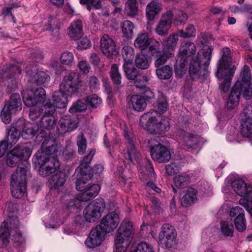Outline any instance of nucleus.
<instances>
[{
    "label": "nucleus",
    "instance_id": "1",
    "mask_svg": "<svg viewBox=\"0 0 252 252\" xmlns=\"http://www.w3.org/2000/svg\"><path fill=\"white\" fill-rule=\"evenodd\" d=\"M212 48L209 46H204L196 56V46L193 43L187 42L180 50V55L176 61L175 71L177 75L182 76L187 69L188 62L190 61L189 72L190 77L193 80H202L208 76L207 70L212 56Z\"/></svg>",
    "mask_w": 252,
    "mask_h": 252
},
{
    "label": "nucleus",
    "instance_id": "2",
    "mask_svg": "<svg viewBox=\"0 0 252 252\" xmlns=\"http://www.w3.org/2000/svg\"><path fill=\"white\" fill-rule=\"evenodd\" d=\"M50 139L44 140L40 151H38L33 156V160L39 165V173L43 177L56 173L60 167L59 162L50 157V155L57 151V146Z\"/></svg>",
    "mask_w": 252,
    "mask_h": 252
},
{
    "label": "nucleus",
    "instance_id": "3",
    "mask_svg": "<svg viewBox=\"0 0 252 252\" xmlns=\"http://www.w3.org/2000/svg\"><path fill=\"white\" fill-rule=\"evenodd\" d=\"M251 80L250 67L245 65L229 96L227 103L228 108L233 109L238 105L241 94L247 100L251 98L252 96Z\"/></svg>",
    "mask_w": 252,
    "mask_h": 252
},
{
    "label": "nucleus",
    "instance_id": "4",
    "mask_svg": "<svg viewBox=\"0 0 252 252\" xmlns=\"http://www.w3.org/2000/svg\"><path fill=\"white\" fill-rule=\"evenodd\" d=\"M222 53V57L217 63L216 75L219 80L220 90L222 93H226L229 90L236 68L231 64V56L229 48H223Z\"/></svg>",
    "mask_w": 252,
    "mask_h": 252
},
{
    "label": "nucleus",
    "instance_id": "5",
    "mask_svg": "<svg viewBox=\"0 0 252 252\" xmlns=\"http://www.w3.org/2000/svg\"><path fill=\"white\" fill-rule=\"evenodd\" d=\"M19 224V220L14 217H10L8 221H4L0 227V239L6 243L11 238L15 247H19L20 250L18 252H23L25 241L18 229Z\"/></svg>",
    "mask_w": 252,
    "mask_h": 252
},
{
    "label": "nucleus",
    "instance_id": "6",
    "mask_svg": "<svg viewBox=\"0 0 252 252\" xmlns=\"http://www.w3.org/2000/svg\"><path fill=\"white\" fill-rule=\"evenodd\" d=\"M158 114L157 111L151 110L141 116L140 124L151 134H159L168 131L170 128L169 120L163 119L158 121Z\"/></svg>",
    "mask_w": 252,
    "mask_h": 252
},
{
    "label": "nucleus",
    "instance_id": "7",
    "mask_svg": "<svg viewBox=\"0 0 252 252\" xmlns=\"http://www.w3.org/2000/svg\"><path fill=\"white\" fill-rule=\"evenodd\" d=\"M133 236L131 222L123 221L117 230L115 239L116 252H124L130 244Z\"/></svg>",
    "mask_w": 252,
    "mask_h": 252
},
{
    "label": "nucleus",
    "instance_id": "8",
    "mask_svg": "<svg viewBox=\"0 0 252 252\" xmlns=\"http://www.w3.org/2000/svg\"><path fill=\"white\" fill-rule=\"evenodd\" d=\"M28 171L27 166H18L16 172L12 175L11 191L12 196L16 198L22 197L26 191Z\"/></svg>",
    "mask_w": 252,
    "mask_h": 252
},
{
    "label": "nucleus",
    "instance_id": "9",
    "mask_svg": "<svg viewBox=\"0 0 252 252\" xmlns=\"http://www.w3.org/2000/svg\"><path fill=\"white\" fill-rule=\"evenodd\" d=\"M231 186L238 195L247 198L241 199L239 204L246 209L252 217V185L246 184L242 179H238L233 181Z\"/></svg>",
    "mask_w": 252,
    "mask_h": 252
},
{
    "label": "nucleus",
    "instance_id": "10",
    "mask_svg": "<svg viewBox=\"0 0 252 252\" xmlns=\"http://www.w3.org/2000/svg\"><path fill=\"white\" fill-rule=\"evenodd\" d=\"M124 136L126 144V148L124 150L125 159L127 163L139 164L142 159L141 154L133 141L131 135L126 130H124Z\"/></svg>",
    "mask_w": 252,
    "mask_h": 252
},
{
    "label": "nucleus",
    "instance_id": "11",
    "mask_svg": "<svg viewBox=\"0 0 252 252\" xmlns=\"http://www.w3.org/2000/svg\"><path fill=\"white\" fill-rule=\"evenodd\" d=\"M105 207L103 199L97 198L90 203L83 211L84 218L89 222H94L101 217V213Z\"/></svg>",
    "mask_w": 252,
    "mask_h": 252
},
{
    "label": "nucleus",
    "instance_id": "12",
    "mask_svg": "<svg viewBox=\"0 0 252 252\" xmlns=\"http://www.w3.org/2000/svg\"><path fill=\"white\" fill-rule=\"evenodd\" d=\"M80 83V76L77 72H71L65 75L60 85V89L67 94L72 95L77 93Z\"/></svg>",
    "mask_w": 252,
    "mask_h": 252
},
{
    "label": "nucleus",
    "instance_id": "13",
    "mask_svg": "<svg viewBox=\"0 0 252 252\" xmlns=\"http://www.w3.org/2000/svg\"><path fill=\"white\" fill-rule=\"evenodd\" d=\"M159 243L166 248H170L177 243V233L174 228L169 224L162 226L161 231L158 236Z\"/></svg>",
    "mask_w": 252,
    "mask_h": 252
},
{
    "label": "nucleus",
    "instance_id": "14",
    "mask_svg": "<svg viewBox=\"0 0 252 252\" xmlns=\"http://www.w3.org/2000/svg\"><path fill=\"white\" fill-rule=\"evenodd\" d=\"M55 106L46 102L43 105L40 112L43 114L40 120L39 125L43 128L52 129L56 124L55 120L53 116L55 112Z\"/></svg>",
    "mask_w": 252,
    "mask_h": 252
},
{
    "label": "nucleus",
    "instance_id": "15",
    "mask_svg": "<svg viewBox=\"0 0 252 252\" xmlns=\"http://www.w3.org/2000/svg\"><path fill=\"white\" fill-rule=\"evenodd\" d=\"M23 99L25 105L29 107L40 104L44 105L46 102L50 103V100L47 99L45 90L41 87L35 89L32 95L23 94Z\"/></svg>",
    "mask_w": 252,
    "mask_h": 252
},
{
    "label": "nucleus",
    "instance_id": "16",
    "mask_svg": "<svg viewBox=\"0 0 252 252\" xmlns=\"http://www.w3.org/2000/svg\"><path fill=\"white\" fill-rule=\"evenodd\" d=\"M150 152L152 158L158 163L168 162L171 158V153L165 146L158 144L155 146L150 145Z\"/></svg>",
    "mask_w": 252,
    "mask_h": 252
},
{
    "label": "nucleus",
    "instance_id": "17",
    "mask_svg": "<svg viewBox=\"0 0 252 252\" xmlns=\"http://www.w3.org/2000/svg\"><path fill=\"white\" fill-rule=\"evenodd\" d=\"M107 234L100 226H96L93 228L85 241L86 246L90 248H94L99 246L104 240Z\"/></svg>",
    "mask_w": 252,
    "mask_h": 252
},
{
    "label": "nucleus",
    "instance_id": "18",
    "mask_svg": "<svg viewBox=\"0 0 252 252\" xmlns=\"http://www.w3.org/2000/svg\"><path fill=\"white\" fill-rule=\"evenodd\" d=\"M150 54L156 58L155 61L156 67L162 66L168 59L174 56L173 54L170 52H163L161 54L160 52L159 42H155V44L150 46Z\"/></svg>",
    "mask_w": 252,
    "mask_h": 252
},
{
    "label": "nucleus",
    "instance_id": "19",
    "mask_svg": "<svg viewBox=\"0 0 252 252\" xmlns=\"http://www.w3.org/2000/svg\"><path fill=\"white\" fill-rule=\"evenodd\" d=\"M119 222L118 215L115 212H111L103 218L99 224L97 225L107 234L115 229Z\"/></svg>",
    "mask_w": 252,
    "mask_h": 252
},
{
    "label": "nucleus",
    "instance_id": "20",
    "mask_svg": "<svg viewBox=\"0 0 252 252\" xmlns=\"http://www.w3.org/2000/svg\"><path fill=\"white\" fill-rule=\"evenodd\" d=\"M77 124L78 120L76 117L64 116L59 122L58 131L61 134L70 132L77 127Z\"/></svg>",
    "mask_w": 252,
    "mask_h": 252
},
{
    "label": "nucleus",
    "instance_id": "21",
    "mask_svg": "<svg viewBox=\"0 0 252 252\" xmlns=\"http://www.w3.org/2000/svg\"><path fill=\"white\" fill-rule=\"evenodd\" d=\"M100 48L103 54L108 58H113V56H116L118 53L114 41L107 34L104 35L101 38Z\"/></svg>",
    "mask_w": 252,
    "mask_h": 252
},
{
    "label": "nucleus",
    "instance_id": "22",
    "mask_svg": "<svg viewBox=\"0 0 252 252\" xmlns=\"http://www.w3.org/2000/svg\"><path fill=\"white\" fill-rule=\"evenodd\" d=\"M171 15L169 12H166L162 15L155 29L156 32L158 35L165 36L168 34L172 24Z\"/></svg>",
    "mask_w": 252,
    "mask_h": 252
},
{
    "label": "nucleus",
    "instance_id": "23",
    "mask_svg": "<svg viewBox=\"0 0 252 252\" xmlns=\"http://www.w3.org/2000/svg\"><path fill=\"white\" fill-rule=\"evenodd\" d=\"M176 133L187 148H194L199 143V137L196 135L189 133L181 129H178Z\"/></svg>",
    "mask_w": 252,
    "mask_h": 252
},
{
    "label": "nucleus",
    "instance_id": "24",
    "mask_svg": "<svg viewBox=\"0 0 252 252\" xmlns=\"http://www.w3.org/2000/svg\"><path fill=\"white\" fill-rule=\"evenodd\" d=\"M155 42H158L150 38L148 33L142 32L137 35L134 40V45L135 48L140 49L141 51L145 50L149 48V52H150V46L153 44H155Z\"/></svg>",
    "mask_w": 252,
    "mask_h": 252
},
{
    "label": "nucleus",
    "instance_id": "25",
    "mask_svg": "<svg viewBox=\"0 0 252 252\" xmlns=\"http://www.w3.org/2000/svg\"><path fill=\"white\" fill-rule=\"evenodd\" d=\"M95 152L94 150L90 151V153L84 157L79 167L81 175L87 176L85 177L88 179H91L93 177V170L90 167V164L95 154Z\"/></svg>",
    "mask_w": 252,
    "mask_h": 252
},
{
    "label": "nucleus",
    "instance_id": "26",
    "mask_svg": "<svg viewBox=\"0 0 252 252\" xmlns=\"http://www.w3.org/2000/svg\"><path fill=\"white\" fill-rule=\"evenodd\" d=\"M197 191L194 188H189L183 192L180 199L181 205L183 207H188L197 201Z\"/></svg>",
    "mask_w": 252,
    "mask_h": 252
},
{
    "label": "nucleus",
    "instance_id": "27",
    "mask_svg": "<svg viewBox=\"0 0 252 252\" xmlns=\"http://www.w3.org/2000/svg\"><path fill=\"white\" fill-rule=\"evenodd\" d=\"M162 8V4L158 0H153L148 4L146 8V13L149 25L152 24L156 16L161 11Z\"/></svg>",
    "mask_w": 252,
    "mask_h": 252
},
{
    "label": "nucleus",
    "instance_id": "28",
    "mask_svg": "<svg viewBox=\"0 0 252 252\" xmlns=\"http://www.w3.org/2000/svg\"><path fill=\"white\" fill-rule=\"evenodd\" d=\"M20 138V132L16 127L9 126L6 128V135L2 141L6 143L7 146H12L15 145Z\"/></svg>",
    "mask_w": 252,
    "mask_h": 252
},
{
    "label": "nucleus",
    "instance_id": "29",
    "mask_svg": "<svg viewBox=\"0 0 252 252\" xmlns=\"http://www.w3.org/2000/svg\"><path fill=\"white\" fill-rule=\"evenodd\" d=\"M50 77L43 71H39L33 74L30 79V82L32 84V90L33 91L35 85H47L49 82Z\"/></svg>",
    "mask_w": 252,
    "mask_h": 252
},
{
    "label": "nucleus",
    "instance_id": "30",
    "mask_svg": "<svg viewBox=\"0 0 252 252\" xmlns=\"http://www.w3.org/2000/svg\"><path fill=\"white\" fill-rule=\"evenodd\" d=\"M67 94L63 90L60 89L59 91H55L53 95V101L54 104L50 103L56 107L62 109L65 108L67 104Z\"/></svg>",
    "mask_w": 252,
    "mask_h": 252
},
{
    "label": "nucleus",
    "instance_id": "31",
    "mask_svg": "<svg viewBox=\"0 0 252 252\" xmlns=\"http://www.w3.org/2000/svg\"><path fill=\"white\" fill-rule=\"evenodd\" d=\"M12 154L16 156L20 160L28 159L31 155L32 151L28 144L17 145L12 151Z\"/></svg>",
    "mask_w": 252,
    "mask_h": 252
},
{
    "label": "nucleus",
    "instance_id": "32",
    "mask_svg": "<svg viewBox=\"0 0 252 252\" xmlns=\"http://www.w3.org/2000/svg\"><path fill=\"white\" fill-rule=\"evenodd\" d=\"M8 70L9 73H14V78L10 77L8 79L9 84L7 85L6 92L8 93H10L17 88L18 81L15 77L21 73L22 70L18 66L13 64L9 65Z\"/></svg>",
    "mask_w": 252,
    "mask_h": 252
},
{
    "label": "nucleus",
    "instance_id": "33",
    "mask_svg": "<svg viewBox=\"0 0 252 252\" xmlns=\"http://www.w3.org/2000/svg\"><path fill=\"white\" fill-rule=\"evenodd\" d=\"M100 189V188L97 184H93L89 187L87 186L85 191L78 194V198L83 201H88L96 196Z\"/></svg>",
    "mask_w": 252,
    "mask_h": 252
},
{
    "label": "nucleus",
    "instance_id": "34",
    "mask_svg": "<svg viewBox=\"0 0 252 252\" xmlns=\"http://www.w3.org/2000/svg\"><path fill=\"white\" fill-rule=\"evenodd\" d=\"M69 36L73 40L80 39L83 34L82 22L80 20L77 19L73 21L68 28Z\"/></svg>",
    "mask_w": 252,
    "mask_h": 252
},
{
    "label": "nucleus",
    "instance_id": "35",
    "mask_svg": "<svg viewBox=\"0 0 252 252\" xmlns=\"http://www.w3.org/2000/svg\"><path fill=\"white\" fill-rule=\"evenodd\" d=\"M12 112L16 113L22 109V101L20 94L18 93H13L10 96L8 101L5 106Z\"/></svg>",
    "mask_w": 252,
    "mask_h": 252
},
{
    "label": "nucleus",
    "instance_id": "36",
    "mask_svg": "<svg viewBox=\"0 0 252 252\" xmlns=\"http://www.w3.org/2000/svg\"><path fill=\"white\" fill-rule=\"evenodd\" d=\"M130 102L133 109L137 112L143 111L147 106L146 98L140 95H133L130 98Z\"/></svg>",
    "mask_w": 252,
    "mask_h": 252
},
{
    "label": "nucleus",
    "instance_id": "37",
    "mask_svg": "<svg viewBox=\"0 0 252 252\" xmlns=\"http://www.w3.org/2000/svg\"><path fill=\"white\" fill-rule=\"evenodd\" d=\"M65 181V175L64 173L58 171L50 179V183L51 188L59 190L60 188L63 185Z\"/></svg>",
    "mask_w": 252,
    "mask_h": 252
},
{
    "label": "nucleus",
    "instance_id": "38",
    "mask_svg": "<svg viewBox=\"0 0 252 252\" xmlns=\"http://www.w3.org/2000/svg\"><path fill=\"white\" fill-rule=\"evenodd\" d=\"M126 13L131 17L138 15V2L136 0H127L125 4Z\"/></svg>",
    "mask_w": 252,
    "mask_h": 252
},
{
    "label": "nucleus",
    "instance_id": "39",
    "mask_svg": "<svg viewBox=\"0 0 252 252\" xmlns=\"http://www.w3.org/2000/svg\"><path fill=\"white\" fill-rule=\"evenodd\" d=\"M190 177L186 174L179 175L174 178V186L173 190L174 192H177V189L174 188L183 189L186 187L189 183Z\"/></svg>",
    "mask_w": 252,
    "mask_h": 252
},
{
    "label": "nucleus",
    "instance_id": "40",
    "mask_svg": "<svg viewBox=\"0 0 252 252\" xmlns=\"http://www.w3.org/2000/svg\"><path fill=\"white\" fill-rule=\"evenodd\" d=\"M156 74L158 77L161 80H168L173 74L172 67L169 65H165L159 67H156Z\"/></svg>",
    "mask_w": 252,
    "mask_h": 252
},
{
    "label": "nucleus",
    "instance_id": "41",
    "mask_svg": "<svg viewBox=\"0 0 252 252\" xmlns=\"http://www.w3.org/2000/svg\"><path fill=\"white\" fill-rule=\"evenodd\" d=\"M166 12L170 13L171 20L172 21L173 17L177 24H184L188 20L187 14L183 11L173 8L171 10H168Z\"/></svg>",
    "mask_w": 252,
    "mask_h": 252
},
{
    "label": "nucleus",
    "instance_id": "42",
    "mask_svg": "<svg viewBox=\"0 0 252 252\" xmlns=\"http://www.w3.org/2000/svg\"><path fill=\"white\" fill-rule=\"evenodd\" d=\"M241 134L244 137H250L252 134V119L241 118Z\"/></svg>",
    "mask_w": 252,
    "mask_h": 252
},
{
    "label": "nucleus",
    "instance_id": "43",
    "mask_svg": "<svg viewBox=\"0 0 252 252\" xmlns=\"http://www.w3.org/2000/svg\"><path fill=\"white\" fill-rule=\"evenodd\" d=\"M61 22L60 19L56 17H50L47 25L45 26V29L52 32L55 35H57L60 29Z\"/></svg>",
    "mask_w": 252,
    "mask_h": 252
},
{
    "label": "nucleus",
    "instance_id": "44",
    "mask_svg": "<svg viewBox=\"0 0 252 252\" xmlns=\"http://www.w3.org/2000/svg\"><path fill=\"white\" fill-rule=\"evenodd\" d=\"M123 68L127 79L134 80L137 77L139 71L133 66L132 63H124Z\"/></svg>",
    "mask_w": 252,
    "mask_h": 252
},
{
    "label": "nucleus",
    "instance_id": "45",
    "mask_svg": "<svg viewBox=\"0 0 252 252\" xmlns=\"http://www.w3.org/2000/svg\"><path fill=\"white\" fill-rule=\"evenodd\" d=\"M220 231L223 236L230 237H233L234 227L232 222L226 221H221L220 223Z\"/></svg>",
    "mask_w": 252,
    "mask_h": 252
},
{
    "label": "nucleus",
    "instance_id": "46",
    "mask_svg": "<svg viewBox=\"0 0 252 252\" xmlns=\"http://www.w3.org/2000/svg\"><path fill=\"white\" fill-rule=\"evenodd\" d=\"M135 65L140 69H146L149 66L150 62L146 55L141 54L136 55L135 59Z\"/></svg>",
    "mask_w": 252,
    "mask_h": 252
},
{
    "label": "nucleus",
    "instance_id": "47",
    "mask_svg": "<svg viewBox=\"0 0 252 252\" xmlns=\"http://www.w3.org/2000/svg\"><path fill=\"white\" fill-rule=\"evenodd\" d=\"M122 55L124 61V63H132L134 56L133 49L129 46H125L122 49Z\"/></svg>",
    "mask_w": 252,
    "mask_h": 252
},
{
    "label": "nucleus",
    "instance_id": "48",
    "mask_svg": "<svg viewBox=\"0 0 252 252\" xmlns=\"http://www.w3.org/2000/svg\"><path fill=\"white\" fill-rule=\"evenodd\" d=\"M168 105V103L166 96L161 92H158V96L157 99V107L159 112L161 113H165Z\"/></svg>",
    "mask_w": 252,
    "mask_h": 252
},
{
    "label": "nucleus",
    "instance_id": "49",
    "mask_svg": "<svg viewBox=\"0 0 252 252\" xmlns=\"http://www.w3.org/2000/svg\"><path fill=\"white\" fill-rule=\"evenodd\" d=\"M111 79L114 84L119 85L121 83L122 76L116 64H113L110 72Z\"/></svg>",
    "mask_w": 252,
    "mask_h": 252
},
{
    "label": "nucleus",
    "instance_id": "50",
    "mask_svg": "<svg viewBox=\"0 0 252 252\" xmlns=\"http://www.w3.org/2000/svg\"><path fill=\"white\" fill-rule=\"evenodd\" d=\"M133 29L134 25L130 21L126 20L123 22L122 31L125 36L131 38L133 34Z\"/></svg>",
    "mask_w": 252,
    "mask_h": 252
},
{
    "label": "nucleus",
    "instance_id": "51",
    "mask_svg": "<svg viewBox=\"0 0 252 252\" xmlns=\"http://www.w3.org/2000/svg\"><path fill=\"white\" fill-rule=\"evenodd\" d=\"M150 80L148 76L145 75H138L134 80V85L137 88L143 89L146 88Z\"/></svg>",
    "mask_w": 252,
    "mask_h": 252
},
{
    "label": "nucleus",
    "instance_id": "52",
    "mask_svg": "<svg viewBox=\"0 0 252 252\" xmlns=\"http://www.w3.org/2000/svg\"><path fill=\"white\" fill-rule=\"evenodd\" d=\"M178 35L183 38L195 36V30L192 25H189L185 30H179Z\"/></svg>",
    "mask_w": 252,
    "mask_h": 252
},
{
    "label": "nucleus",
    "instance_id": "53",
    "mask_svg": "<svg viewBox=\"0 0 252 252\" xmlns=\"http://www.w3.org/2000/svg\"><path fill=\"white\" fill-rule=\"evenodd\" d=\"M85 102L87 105H90L93 108H97L101 103V99L96 94H93L88 96Z\"/></svg>",
    "mask_w": 252,
    "mask_h": 252
},
{
    "label": "nucleus",
    "instance_id": "54",
    "mask_svg": "<svg viewBox=\"0 0 252 252\" xmlns=\"http://www.w3.org/2000/svg\"><path fill=\"white\" fill-rule=\"evenodd\" d=\"M87 107L85 100H79L73 104L69 109V112L71 113L82 112L86 110Z\"/></svg>",
    "mask_w": 252,
    "mask_h": 252
},
{
    "label": "nucleus",
    "instance_id": "55",
    "mask_svg": "<svg viewBox=\"0 0 252 252\" xmlns=\"http://www.w3.org/2000/svg\"><path fill=\"white\" fill-rule=\"evenodd\" d=\"M80 3L86 4L89 10L92 9H98L101 7L100 0H79Z\"/></svg>",
    "mask_w": 252,
    "mask_h": 252
},
{
    "label": "nucleus",
    "instance_id": "56",
    "mask_svg": "<svg viewBox=\"0 0 252 252\" xmlns=\"http://www.w3.org/2000/svg\"><path fill=\"white\" fill-rule=\"evenodd\" d=\"M178 40V35L174 33L171 34L166 41L165 48L169 50H173L176 46Z\"/></svg>",
    "mask_w": 252,
    "mask_h": 252
},
{
    "label": "nucleus",
    "instance_id": "57",
    "mask_svg": "<svg viewBox=\"0 0 252 252\" xmlns=\"http://www.w3.org/2000/svg\"><path fill=\"white\" fill-rule=\"evenodd\" d=\"M77 144L78 147V153L83 154L86 150L87 141L83 133L78 136Z\"/></svg>",
    "mask_w": 252,
    "mask_h": 252
},
{
    "label": "nucleus",
    "instance_id": "58",
    "mask_svg": "<svg viewBox=\"0 0 252 252\" xmlns=\"http://www.w3.org/2000/svg\"><path fill=\"white\" fill-rule=\"evenodd\" d=\"M36 133V130L34 129L32 126H26L22 131L21 136L24 139H29L32 138Z\"/></svg>",
    "mask_w": 252,
    "mask_h": 252
},
{
    "label": "nucleus",
    "instance_id": "59",
    "mask_svg": "<svg viewBox=\"0 0 252 252\" xmlns=\"http://www.w3.org/2000/svg\"><path fill=\"white\" fill-rule=\"evenodd\" d=\"M234 223L236 229L239 232L244 231L247 228V223L245 216H240L235 218Z\"/></svg>",
    "mask_w": 252,
    "mask_h": 252
},
{
    "label": "nucleus",
    "instance_id": "60",
    "mask_svg": "<svg viewBox=\"0 0 252 252\" xmlns=\"http://www.w3.org/2000/svg\"><path fill=\"white\" fill-rule=\"evenodd\" d=\"M130 252H154L152 247L146 243H141L134 247Z\"/></svg>",
    "mask_w": 252,
    "mask_h": 252
},
{
    "label": "nucleus",
    "instance_id": "61",
    "mask_svg": "<svg viewBox=\"0 0 252 252\" xmlns=\"http://www.w3.org/2000/svg\"><path fill=\"white\" fill-rule=\"evenodd\" d=\"M15 113L4 106L0 112V118L2 121L6 124H9L11 119V115Z\"/></svg>",
    "mask_w": 252,
    "mask_h": 252
},
{
    "label": "nucleus",
    "instance_id": "62",
    "mask_svg": "<svg viewBox=\"0 0 252 252\" xmlns=\"http://www.w3.org/2000/svg\"><path fill=\"white\" fill-rule=\"evenodd\" d=\"M82 177L78 179L76 182V189L80 191H85L87 189V185H86L87 181L91 179H88L85 177L84 175H81Z\"/></svg>",
    "mask_w": 252,
    "mask_h": 252
},
{
    "label": "nucleus",
    "instance_id": "63",
    "mask_svg": "<svg viewBox=\"0 0 252 252\" xmlns=\"http://www.w3.org/2000/svg\"><path fill=\"white\" fill-rule=\"evenodd\" d=\"M73 54L68 51L63 52L61 57V62L64 64H71L73 63Z\"/></svg>",
    "mask_w": 252,
    "mask_h": 252
},
{
    "label": "nucleus",
    "instance_id": "64",
    "mask_svg": "<svg viewBox=\"0 0 252 252\" xmlns=\"http://www.w3.org/2000/svg\"><path fill=\"white\" fill-rule=\"evenodd\" d=\"M73 222L76 231H80L85 224L84 218L80 215H77L74 217Z\"/></svg>",
    "mask_w": 252,
    "mask_h": 252
}]
</instances>
